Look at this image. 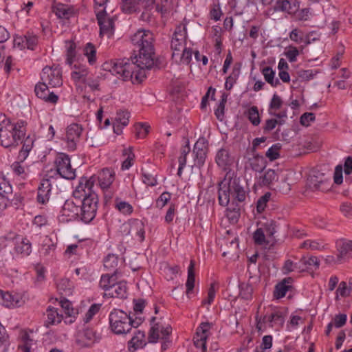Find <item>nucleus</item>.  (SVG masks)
<instances>
[{
	"instance_id": "5701e85b",
	"label": "nucleus",
	"mask_w": 352,
	"mask_h": 352,
	"mask_svg": "<svg viewBox=\"0 0 352 352\" xmlns=\"http://www.w3.org/2000/svg\"><path fill=\"white\" fill-rule=\"evenodd\" d=\"M107 296L111 298H126L127 297L126 283L124 281H117V283L109 289Z\"/></svg>"
},
{
	"instance_id": "79ce46f5",
	"label": "nucleus",
	"mask_w": 352,
	"mask_h": 352,
	"mask_svg": "<svg viewBox=\"0 0 352 352\" xmlns=\"http://www.w3.org/2000/svg\"><path fill=\"white\" fill-rule=\"evenodd\" d=\"M250 166L252 169L256 172L261 173L266 166L265 160L263 156H254L250 159Z\"/></svg>"
},
{
	"instance_id": "f704fd0d",
	"label": "nucleus",
	"mask_w": 352,
	"mask_h": 352,
	"mask_svg": "<svg viewBox=\"0 0 352 352\" xmlns=\"http://www.w3.org/2000/svg\"><path fill=\"white\" fill-rule=\"evenodd\" d=\"M56 243L51 238L45 236L43 240L41 248L40 249L41 254L43 256L52 255L56 250Z\"/></svg>"
},
{
	"instance_id": "4be33fe9",
	"label": "nucleus",
	"mask_w": 352,
	"mask_h": 352,
	"mask_svg": "<svg viewBox=\"0 0 352 352\" xmlns=\"http://www.w3.org/2000/svg\"><path fill=\"white\" fill-rule=\"evenodd\" d=\"M51 193V183L49 179L42 181L38 189L37 201L40 204H46L50 199Z\"/></svg>"
},
{
	"instance_id": "a211bd4d",
	"label": "nucleus",
	"mask_w": 352,
	"mask_h": 352,
	"mask_svg": "<svg viewBox=\"0 0 352 352\" xmlns=\"http://www.w3.org/2000/svg\"><path fill=\"white\" fill-rule=\"evenodd\" d=\"M48 84H46L43 82H39L35 85L34 92L36 96L45 102H50L54 104L58 100V96L54 94V92H50L48 89Z\"/></svg>"
},
{
	"instance_id": "49530a36",
	"label": "nucleus",
	"mask_w": 352,
	"mask_h": 352,
	"mask_svg": "<svg viewBox=\"0 0 352 352\" xmlns=\"http://www.w3.org/2000/svg\"><path fill=\"white\" fill-rule=\"evenodd\" d=\"M131 231L135 232L138 240L140 242L143 241L144 239V226L142 221H135L131 227Z\"/></svg>"
},
{
	"instance_id": "de8ad7c7",
	"label": "nucleus",
	"mask_w": 352,
	"mask_h": 352,
	"mask_svg": "<svg viewBox=\"0 0 352 352\" xmlns=\"http://www.w3.org/2000/svg\"><path fill=\"white\" fill-rule=\"evenodd\" d=\"M122 10L124 12L131 14L138 12V0H121Z\"/></svg>"
},
{
	"instance_id": "5fc2aeb1",
	"label": "nucleus",
	"mask_w": 352,
	"mask_h": 352,
	"mask_svg": "<svg viewBox=\"0 0 352 352\" xmlns=\"http://www.w3.org/2000/svg\"><path fill=\"white\" fill-rule=\"evenodd\" d=\"M281 148V145L279 143L273 144L266 152V157L269 158L270 161H274L280 157L279 151Z\"/></svg>"
},
{
	"instance_id": "09e8293b",
	"label": "nucleus",
	"mask_w": 352,
	"mask_h": 352,
	"mask_svg": "<svg viewBox=\"0 0 352 352\" xmlns=\"http://www.w3.org/2000/svg\"><path fill=\"white\" fill-rule=\"evenodd\" d=\"M302 270H304V267L302 266V262H300V260L298 263H294L291 260H287L283 267L284 274H289L294 271Z\"/></svg>"
},
{
	"instance_id": "37998d69",
	"label": "nucleus",
	"mask_w": 352,
	"mask_h": 352,
	"mask_svg": "<svg viewBox=\"0 0 352 352\" xmlns=\"http://www.w3.org/2000/svg\"><path fill=\"white\" fill-rule=\"evenodd\" d=\"M66 47V63L67 64L72 65L74 63V58L76 56V45L75 43L72 41H65Z\"/></svg>"
},
{
	"instance_id": "a19ab883",
	"label": "nucleus",
	"mask_w": 352,
	"mask_h": 352,
	"mask_svg": "<svg viewBox=\"0 0 352 352\" xmlns=\"http://www.w3.org/2000/svg\"><path fill=\"white\" fill-rule=\"evenodd\" d=\"M262 74L264 76L265 80L271 86L276 87L280 84L278 78H274L275 72L270 67H265L262 69Z\"/></svg>"
},
{
	"instance_id": "338daca9",
	"label": "nucleus",
	"mask_w": 352,
	"mask_h": 352,
	"mask_svg": "<svg viewBox=\"0 0 352 352\" xmlns=\"http://www.w3.org/2000/svg\"><path fill=\"white\" fill-rule=\"evenodd\" d=\"M270 193L267 192L258 199L256 205L257 211L258 212H262L265 210L266 204L267 201L270 200Z\"/></svg>"
},
{
	"instance_id": "4468645a",
	"label": "nucleus",
	"mask_w": 352,
	"mask_h": 352,
	"mask_svg": "<svg viewBox=\"0 0 352 352\" xmlns=\"http://www.w3.org/2000/svg\"><path fill=\"white\" fill-rule=\"evenodd\" d=\"M98 23L100 26V35H106L110 38L114 32V21L113 18L107 17L105 9L98 11L96 14Z\"/></svg>"
},
{
	"instance_id": "a18cd8bd",
	"label": "nucleus",
	"mask_w": 352,
	"mask_h": 352,
	"mask_svg": "<svg viewBox=\"0 0 352 352\" xmlns=\"http://www.w3.org/2000/svg\"><path fill=\"white\" fill-rule=\"evenodd\" d=\"M84 55L87 58L90 65H94L96 62V50L91 43L86 44L84 48Z\"/></svg>"
},
{
	"instance_id": "2eb2a0df",
	"label": "nucleus",
	"mask_w": 352,
	"mask_h": 352,
	"mask_svg": "<svg viewBox=\"0 0 352 352\" xmlns=\"http://www.w3.org/2000/svg\"><path fill=\"white\" fill-rule=\"evenodd\" d=\"M186 39V29L184 26L179 25L175 28L170 41V48L173 52H181L184 49Z\"/></svg>"
},
{
	"instance_id": "ddd939ff",
	"label": "nucleus",
	"mask_w": 352,
	"mask_h": 352,
	"mask_svg": "<svg viewBox=\"0 0 352 352\" xmlns=\"http://www.w3.org/2000/svg\"><path fill=\"white\" fill-rule=\"evenodd\" d=\"M37 341L35 333L30 329L21 330L19 333V349L23 352H30L36 349Z\"/></svg>"
},
{
	"instance_id": "6ab92c4d",
	"label": "nucleus",
	"mask_w": 352,
	"mask_h": 352,
	"mask_svg": "<svg viewBox=\"0 0 352 352\" xmlns=\"http://www.w3.org/2000/svg\"><path fill=\"white\" fill-rule=\"evenodd\" d=\"M97 179L102 190L109 189L115 179V172L111 168H104L98 173Z\"/></svg>"
},
{
	"instance_id": "bf43d9fd",
	"label": "nucleus",
	"mask_w": 352,
	"mask_h": 352,
	"mask_svg": "<svg viewBox=\"0 0 352 352\" xmlns=\"http://www.w3.org/2000/svg\"><path fill=\"white\" fill-rule=\"evenodd\" d=\"M100 308V304H93L85 314V316L83 318L84 322H89L93 318L94 316H95L99 311Z\"/></svg>"
},
{
	"instance_id": "864d4df0",
	"label": "nucleus",
	"mask_w": 352,
	"mask_h": 352,
	"mask_svg": "<svg viewBox=\"0 0 352 352\" xmlns=\"http://www.w3.org/2000/svg\"><path fill=\"white\" fill-rule=\"evenodd\" d=\"M300 247L311 250H320L324 248V244L317 241L306 240L301 244Z\"/></svg>"
},
{
	"instance_id": "1a4fd4ad",
	"label": "nucleus",
	"mask_w": 352,
	"mask_h": 352,
	"mask_svg": "<svg viewBox=\"0 0 352 352\" xmlns=\"http://www.w3.org/2000/svg\"><path fill=\"white\" fill-rule=\"evenodd\" d=\"M41 81L52 87H59L63 85L62 72L58 67H45L41 74Z\"/></svg>"
},
{
	"instance_id": "412c9836",
	"label": "nucleus",
	"mask_w": 352,
	"mask_h": 352,
	"mask_svg": "<svg viewBox=\"0 0 352 352\" xmlns=\"http://www.w3.org/2000/svg\"><path fill=\"white\" fill-rule=\"evenodd\" d=\"M215 161L219 166L226 170L234 162V158L226 148H221L217 151Z\"/></svg>"
},
{
	"instance_id": "f03ea898",
	"label": "nucleus",
	"mask_w": 352,
	"mask_h": 352,
	"mask_svg": "<svg viewBox=\"0 0 352 352\" xmlns=\"http://www.w3.org/2000/svg\"><path fill=\"white\" fill-rule=\"evenodd\" d=\"M246 192L238 177L224 179L219 184L218 201L221 206H228V210L233 214L231 219H238L240 215L239 203L245 201Z\"/></svg>"
},
{
	"instance_id": "0e129e2a",
	"label": "nucleus",
	"mask_w": 352,
	"mask_h": 352,
	"mask_svg": "<svg viewBox=\"0 0 352 352\" xmlns=\"http://www.w3.org/2000/svg\"><path fill=\"white\" fill-rule=\"evenodd\" d=\"M282 104L283 100L281 98L275 94L270 101L269 110H271V111H273V110L277 111L280 109Z\"/></svg>"
},
{
	"instance_id": "c85d7f7f",
	"label": "nucleus",
	"mask_w": 352,
	"mask_h": 352,
	"mask_svg": "<svg viewBox=\"0 0 352 352\" xmlns=\"http://www.w3.org/2000/svg\"><path fill=\"white\" fill-rule=\"evenodd\" d=\"M53 12L54 14L60 19H69L74 14L73 8L63 3H56L53 6Z\"/></svg>"
},
{
	"instance_id": "20e7f679",
	"label": "nucleus",
	"mask_w": 352,
	"mask_h": 352,
	"mask_svg": "<svg viewBox=\"0 0 352 352\" xmlns=\"http://www.w3.org/2000/svg\"><path fill=\"white\" fill-rule=\"evenodd\" d=\"M111 330L117 335L128 333L132 327H138L144 320L142 317L131 318L124 311L119 309H113L109 316Z\"/></svg>"
},
{
	"instance_id": "aec40b11",
	"label": "nucleus",
	"mask_w": 352,
	"mask_h": 352,
	"mask_svg": "<svg viewBox=\"0 0 352 352\" xmlns=\"http://www.w3.org/2000/svg\"><path fill=\"white\" fill-rule=\"evenodd\" d=\"M1 303L6 307H19L22 304L21 296L19 294H12L0 290Z\"/></svg>"
},
{
	"instance_id": "7ed1b4c3",
	"label": "nucleus",
	"mask_w": 352,
	"mask_h": 352,
	"mask_svg": "<svg viewBox=\"0 0 352 352\" xmlns=\"http://www.w3.org/2000/svg\"><path fill=\"white\" fill-rule=\"evenodd\" d=\"M25 135V122L12 123L5 114H0V144L2 146L16 147Z\"/></svg>"
},
{
	"instance_id": "680f3d73",
	"label": "nucleus",
	"mask_w": 352,
	"mask_h": 352,
	"mask_svg": "<svg viewBox=\"0 0 352 352\" xmlns=\"http://www.w3.org/2000/svg\"><path fill=\"white\" fill-rule=\"evenodd\" d=\"M38 44V37L31 33L25 34V47L29 50H34Z\"/></svg>"
},
{
	"instance_id": "2f4dec72",
	"label": "nucleus",
	"mask_w": 352,
	"mask_h": 352,
	"mask_svg": "<svg viewBox=\"0 0 352 352\" xmlns=\"http://www.w3.org/2000/svg\"><path fill=\"white\" fill-rule=\"evenodd\" d=\"M192 54L191 49L185 47L181 52H173L172 58L177 63L188 65L191 60Z\"/></svg>"
},
{
	"instance_id": "6e6552de",
	"label": "nucleus",
	"mask_w": 352,
	"mask_h": 352,
	"mask_svg": "<svg viewBox=\"0 0 352 352\" xmlns=\"http://www.w3.org/2000/svg\"><path fill=\"white\" fill-rule=\"evenodd\" d=\"M56 172L63 178L74 179L76 177V170L72 168L70 158L65 153H59L56 160Z\"/></svg>"
},
{
	"instance_id": "9d476101",
	"label": "nucleus",
	"mask_w": 352,
	"mask_h": 352,
	"mask_svg": "<svg viewBox=\"0 0 352 352\" xmlns=\"http://www.w3.org/2000/svg\"><path fill=\"white\" fill-rule=\"evenodd\" d=\"M155 317H152L150 319L151 329L148 334L149 342H156L161 336V339L169 338V335L171 333L172 328L170 325L162 327L160 322H155Z\"/></svg>"
},
{
	"instance_id": "393cba45",
	"label": "nucleus",
	"mask_w": 352,
	"mask_h": 352,
	"mask_svg": "<svg viewBox=\"0 0 352 352\" xmlns=\"http://www.w3.org/2000/svg\"><path fill=\"white\" fill-rule=\"evenodd\" d=\"M14 251L17 254H21L25 256L29 255L32 252L30 241L26 238L20 236H16Z\"/></svg>"
},
{
	"instance_id": "0eeeda50",
	"label": "nucleus",
	"mask_w": 352,
	"mask_h": 352,
	"mask_svg": "<svg viewBox=\"0 0 352 352\" xmlns=\"http://www.w3.org/2000/svg\"><path fill=\"white\" fill-rule=\"evenodd\" d=\"M79 192V190H75L73 193V199L66 201L63 206L62 216L68 217L67 221L80 219V203L82 195Z\"/></svg>"
},
{
	"instance_id": "774afa93",
	"label": "nucleus",
	"mask_w": 352,
	"mask_h": 352,
	"mask_svg": "<svg viewBox=\"0 0 352 352\" xmlns=\"http://www.w3.org/2000/svg\"><path fill=\"white\" fill-rule=\"evenodd\" d=\"M254 242L257 245H263L265 243V232L262 228H258L254 233L253 236Z\"/></svg>"
},
{
	"instance_id": "c9c22d12",
	"label": "nucleus",
	"mask_w": 352,
	"mask_h": 352,
	"mask_svg": "<svg viewBox=\"0 0 352 352\" xmlns=\"http://www.w3.org/2000/svg\"><path fill=\"white\" fill-rule=\"evenodd\" d=\"M104 267L107 270L112 272L113 274L118 273V269L117 267L120 263V260L116 254H109L104 258Z\"/></svg>"
},
{
	"instance_id": "4d7b16f0",
	"label": "nucleus",
	"mask_w": 352,
	"mask_h": 352,
	"mask_svg": "<svg viewBox=\"0 0 352 352\" xmlns=\"http://www.w3.org/2000/svg\"><path fill=\"white\" fill-rule=\"evenodd\" d=\"M240 287V296L242 298L245 300H249L252 298V294L253 292V287L252 285L249 284H241L239 286Z\"/></svg>"
},
{
	"instance_id": "13d9d810",
	"label": "nucleus",
	"mask_w": 352,
	"mask_h": 352,
	"mask_svg": "<svg viewBox=\"0 0 352 352\" xmlns=\"http://www.w3.org/2000/svg\"><path fill=\"white\" fill-rule=\"evenodd\" d=\"M83 83L87 85L91 91L99 90L100 77L87 76Z\"/></svg>"
},
{
	"instance_id": "6e6d98bb",
	"label": "nucleus",
	"mask_w": 352,
	"mask_h": 352,
	"mask_svg": "<svg viewBox=\"0 0 352 352\" xmlns=\"http://www.w3.org/2000/svg\"><path fill=\"white\" fill-rule=\"evenodd\" d=\"M123 155L127 157L122 164V169L128 170L133 164L135 155L129 148H124L123 150Z\"/></svg>"
},
{
	"instance_id": "dca6fc26",
	"label": "nucleus",
	"mask_w": 352,
	"mask_h": 352,
	"mask_svg": "<svg viewBox=\"0 0 352 352\" xmlns=\"http://www.w3.org/2000/svg\"><path fill=\"white\" fill-rule=\"evenodd\" d=\"M208 141L205 138H199L194 145L195 165L199 168L204 164L208 151Z\"/></svg>"
},
{
	"instance_id": "f8f14e48",
	"label": "nucleus",
	"mask_w": 352,
	"mask_h": 352,
	"mask_svg": "<svg viewBox=\"0 0 352 352\" xmlns=\"http://www.w3.org/2000/svg\"><path fill=\"white\" fill-rule=\"evenodd\" d=\"M329 182L330 179L324 173L314 171L309 175L307 185L312 190L325 191L329 188Z\"/></svg>"
},
{
	"instance_id": "4c0bfd02",
	"label": "nucleus",
	"mask_w": 352,
	"mask_h": 352,
	"mask_svg": "<svg viewBox=\"0 0 352 352\" xmlns=\"http://www.w3.org/2000/svg\"><path fill=\"white\" fill-rule=\"evenodd\" d=\"M195 261H190L188 268V278L186 283V294L188 295L195 287Z\"/></svg>"
},
{
	"instance_id": "69168bd1",
	"label": "nucleus",
	"mask_w": 352,
	"mask_h": 352,
	"mask_svg": "<svg viewBox=\"0 0 352 352\" xmlns=\"http://www.w3.org/2000/svg\"><path fill=\"white\" fill-rule=\"evenodd\" d=\"M170 193H169L168 192H164L156 200V207L160 209L162 208L170 199Z\"/></svg>"
},
{
	"instance_id": "39448f33",
	"label": "nucleus",
	"mask_w": 352,
	"mask_h": 352,
	"mask_svg": "<svg viewBox=\"0 0 352 352\" xmlns=\"http://www.w3.org/2000/svg\"><path fill=\"white\" fill-rule=\"evenodd\" d=\"M287 311L284 308H275L271 312H267L263 318L256 317V329L258 331L263 332L266 330L267 326L279 330L283 327Z\"/></svg>"
},
{
	"instance_id": "603ef678",
	"label": "nucleus",
	"mask_w": 352,
	"mask_h": 352,
	"mask_svg": "<svg viewBox=\"0 0 352 352\" xmlns=\"http://www.w3.org/2000/svg\"><path fill=\"white\" fill-rule=\"evenodd\" d=\"M130 113L126 110H120L117 112L116 122L125 126L129 124Z\"/></svg>"
},
{
	"instance_id": "cd10ccee",
	"label": "nucleus",
	"mask_w": 352,
	"mask_h": 352,
	"mask_svg": "<svg viewBox=\"0 0 352 352\" xmlns=\"http://www.w3.org/2000/svg\"><path fill=\"white\" fill-rule=\"evenodd\" d=\"M145 334L144 331H136L135 335L128 342L129 349L138 350L142 349L146 345Z\"/></svg>"
},
{
	"instance_id": "b1692460",
	"label": "nucleus",
	"mask_w": 352,
	"mask_h": 352,
	"mask_svg": "<svg viewBox=\"0 0 352 352\" xmlns=\"http://www.w3.org/2000/svg\"><path fill=\"white\" fill-rule=\"evenodd\" d=\"M96 181V177L95 175L90 177L89 179L82 177L76 190H79V192L81 194L82 197L91 193H95L92 190V188Z\"/></svg>"
},
{
	"instance_id": "7c9ffc66",
	"label": "nucleus",
	"mask_w": 352,
	"mask_h": 352,
	"mask_svg": "<svg viewBox=\"0 0 352 352\" xmlns=\"http://www.w3.org/2000/svg\"><path fill=\"white\" fill-rule=\"evenodd\" d=\"M45 314L47 319L45 321V325L46 327L59 324L63 319L62 315L57 311V309L51 306L48 307Z\"/></svg>"
},
{
	"instance_id": "e2e57ef3",
	"label": "nucleus",
	"mask_w": 352,
	"mask_h": 352,
	"mask_svg": "<svg viewBox=\"0 0 352 352\" xmlns=\"http://www.w3.org/2000/svg\"><path fill=\"white\" fill-rule=\"evenodd\" d=\"M300 262H302V266L304 267V270L307 267L315 266L318 267L319 266V261L316 256H311L308 258L303 257L300 259Z\"/></svg>"
},
{
	"instance_id": "58836bf2",
	"label": "nucleus",
	"mask_w": 352,
	"mask_h": 352,
	"mask_svg": "<svg viewBox=\"0 0 352 352\" xmlns=\"http://www.w3.org/2000/svg\"><path fill=\"white\" fill-rule=\"evenodd\" d=\"M277 179L278 175L275 170L269 169L260 177L258 183L261 186H270L273 183V182L276 181Z\"/></svg>"
},
{
	"instance_id": "bb28decb",
	"label": "nucleus",
	"mask_w": 352,
	"mask_h": 352,
	"mask_svg": "<svg viewBox=\"0 0 352 352\" xmlns=\"http://www.w3.org/2000/svg\"><path fill=\"white\" fill-rule=\"evenodd\" d=\"M293 279L290 277L284 278L280 283H278L274 291V296L277 298L284 297L287 292L292 287Z\"/></svg>"
},
{
	"instance_id": "9b49d317",
	"label": "nucleus",
	"mask_w": 352,
	"mask_h": 352,
	"mask_svg": "<svg viewBox=\"0 0 352 352\" xmlns=\"http://www.w3.org/2000/svg\"><path fill=\"white\" fill-rule=\"evenodd\" d=\"M82 132V128L78 124H71L67 127L65 141L68 151H74L76 149Z\"/></svg>"
},
{
	"instance_id": "3c124183",
	"label": "nucleus",
	"mask_w": 352,
	"mask_h": 352,
	"mask_svg": "<svg viewBox=\"0 0 352 352\" xmlns=\"http://www.w3.org/2000/svg\"><path fill=\"white\" fill-rule=\"evenodd\" d=\"M72 287V284L68 278H62L57 283V288L62 294H70Z\"/></svg>"
},
{
	"instance_id": "e433bc0d",
	"label": "nucleus",
	"mask_w": 352,
	"mask_h": 352,
	"mask_svg": "<svg viewBox=\"0 0 352 352\" xmlns=\"http://www.w3.org/2000/svg\"><path fill=\"white\" fill-rule=\"evenodd\" d=\"M34 144V140L30 137H27L23 142V146L19 153V160L21 162H23L27 157L30 151L32 150Z\"/></svg>"
},
{
	"instance_id": "f3484780",
	"label": "nucleus",
	"mask_w": 352,
	"mask_h": 352,
	"mask_svg": "<svg viewBox=\"0 0 352 352\" xmlns=\"http://www.w3.org/2000/svg\"><path fill=\"white\" fill-rule=\"evenodd\" d=\"M210 324L208 322H202L197 329L196 334L193 338V342L197 349H201L202 352L206 350V340L209 335Z\"/></svg>"
},
{
	"instance_id": "8fccbe9b",
	"label": "nucleus",
	"mask_w": 352,
	"mask_h": 352,
	"mask_svg": "<svg viewBox=\"0 0 352 352\" xmlns=\"http://www.w3.org/2000/svg\"><path fill=\"white\" fill-rule=\"evenodd\" d=\"M247 116L250 122L254 126H258L261 122L258 109L257 107L252 106L248 109Z\"/></svg>"
},
{
	"instance_id": "423d86ee",
	"label": "nucleus",
	"mask_w": 352,
	"mask_h": 352,
	"mask_svg": "<svg viewBox=\"0 0 352 352\" xmlns=\"http://www.w3.org/2000/svg\"><path fill=\"white\" fill-rule=\"evenodd\" d=\"M98 198L96 193L82 196L80 203V219L85 223H90L96 217Z\"/></svg>"
},
{
	"instance_id": "052dcab7",
	"label": "nucleus",
	"mask_w": 352,
	"mask_h": 352,
	"mask_svg": "<svg viewBox=\"0 0 352 352\" xmlns=\"http://www.w3.org/2000/svg\"><path fill=\"white\" fill-rule=\"evenodd\" d=\"M150 126L146 124L139 123L135 126V135L138 138H144L148 133Z\"/></svg>"
},
{
	"instance_id": "ea45409f",
	"label": "nucleus",
	"mask_w": 352,
	"mask_h": 352,
	"mask_svg": "<svg viewBox=\"0 0 352 352\" xmlns=\"http://www.w3.org/2000/svg\"><path fill=\"white\" fill-rule=\"evenodd\" d=\"M114 206L120 212L124 215H129L133 211V208L129 203L122 201L118 197L115 199Z\"/></svg>"
},
{
	"instance_id": "f257e3e1",
	"label": "nucleus",
	"mask_w": 352,
	"mask_h": 352,
	"mask_svg": "<svg viewBox=\"0 0 352 352\" xmlns=\"http://www.w3.org/2000/svg\"><path fill=\"white\" fill-rule=\"evenodd\" d=\"M154 36L149 30H139L131 37L134 45L133 51H138V56L134 61L129 58L118 59L111 63H106L103 67L113 74H118L124 80L135 78L142 82L146 77V71L155 65V52L153 47Z\"/></svg>"
},
{
	"instance_id": "c03bdc74",
	"label": "nucleus",
	"mask_w": 352,
	"mask_h": 352,
	"mask_svg": "<svg viewBox=\"0 0 352 352\" xmlns=\"http://www.w3.org/2000/svg\"><path fill=\"white\" fill-rule=\"evenodd\" d=\"M12 188L8 182L6 180L0 181V197L6 199L7 201L12 200Z\"/></svg>"
},
{
	"instance_id": "473e14b6",
	"label": "nucleus",
	"mask_w": 352,
	"mask_h": 352,
	"mask_svg": "<svg viewBox=\"0 0 352 352\" xmlns=\"http://www.w3.org/2000/svg\"><path fill=\"white\" fill-rule=\"evenodd\" d=\"M117 283L116 274H106L101 276L100 287L105 291V296L107 295L109 289Z\"/></svg>"
},
{
	"instance_id": "c756f323",
	"label": "nucleus",
	"mask_w": 352,
	"mask_h": 352,
	"mask_svg": "<svg viewBox=\"0 0 352 352\" xmlns=\"http://www.w3.org/2000/svg\"><path fill=\"white\" fill-rule=\"evenodd\" d=\"M336 244L339 252L338 258L340 261L342 258L349 256L352 252V241L341 239L337 241Z\"/></svg>"
},
{
	"instance_id": "a878e982",
	"label": "nucleus",
	"mask_w": 352,
	"mask_h": 352,
	"mask_svg": "<svg viewBox=\"0 0 352 352\" xmlns=\"http://www.w3.org/2000/svg\"><path fill=\"white\" fill-rule=\"evenodd\" d=\"M277 10L287 12L288 14L295 13L299 8L298 0H278L276 1Z\"/></svg>"
},
{
	"instance_id": "72a5a7b5",
	"label": "nucleus",
	"mask_w": 352,
	"mask_h": 352,
	"mask_svg": "<svg viewBox=\"0 0 352 352\" xmlns=\"http://www.w3.org/2000/svg\"><path fill=\"white\" fill-rule=\"evenodd\" d=\"M347 316L345 314H339L334 316L331 322H329L327 327L325 330V333L327 336H329L333 329V327L336 328H341L342 327L346 322Z\"/></svg>"
}]
</instances>
